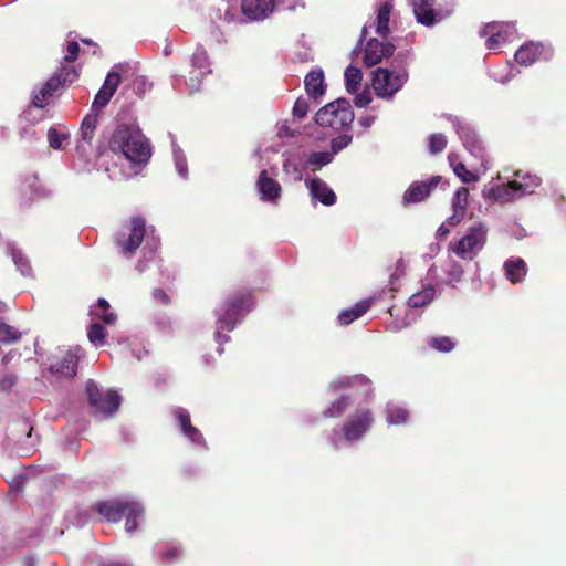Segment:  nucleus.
Returning a JSON list of instances; mask_svg holds the SVG:
<instances>
[{
    "label": "nucleus",
    "mask_w": 566,
    "mask_h": 566,
    "mask_svg": "<svg viewBox=\"0 0 566 566\" xmlns=\"http://www.w3.org/2000/svg\"><path fill=\"white\" fill-rule=\"evenodd\" d=\"M447 146V137L443 134H432L429 139V148L432 154L441 153Z\"/></svg>",
    "instance_id": "8fccbe9b"
},
{
    "label": "nucleus",
    "mask_w": 566,
    "mask_h": 566,
    "mask_svg": "<svg viewBox=\"0 0 566 566\" xmlns=\"http://www.w3.org/2000/svg\"><path fill=\"white\" fill-rule=\"evenodd\" d=\"M119 83H120L119 74L115 71H111L107 74L103 86L96 94V96L93 101V104H92V108L98 109V108L105 107L108 104L112 96L114 95V93L116 92Z\"/></svg>",
    "instance_id": "2eb2a0df"
},
{
    "label": "nucleus",
    "mask_w": 566,
    "mask_h": 566,
    "mask_svg": "<svg viewBox=\"0 0 566 566\" xmlns=\"http://www.w3.org/2000/svg\"><path fill=\"white\" fill-rule=\"evenodd\" d=\"M392 6L388 2H381L377 8V17L375 21L376 33L381 38H387L390 33L389 21Z\"/></svg>",
    "instance_id": "393cba45"
},
{
    "label": "nucleus",
    "mask_w": 566,
    "mask_h": 566,
    "mask_svg": "<svg viewBox=\"0 0 566 566\" xmlns=\"http://www.w3.org/2000/svg\"><path fill=\"white\" fill-rule=\"evenodd\" d=\"M311 196L325 206H332L336 202V195L328 185L319 178H313L306 181Z\"/></svg>",
    "instance_id": "f3484780"
},
{
    "label": "nucleus",
    "mask_w": 566,
    "mask_h": 566,
    "mask_svg": "<svg viewBox=\"0 0 566 566\" xmlns=\"http://www.w3.org/2000/svg\"><path fill=\"white\" fill-rule=\"evenodd\" d=\"M429 345L441 353H449L455 347V343L448 336L432 337Z\"/></svg>",
    "instance_id": "a19ab883"
},
{
    "label": "nucleus",
    "mask_w": 566,
    "mask_h": 566,
    "mask_svg": "<svg viewBox=\"0 0 566 566\" xmlns=\"http://www.w3.org/2000/svg\"><path fill=\"white\" fill-rule=\"evenodd\" d=\"M214 18L231 22L234 20V13H232V7L227 0H214Z\"/></svg>",
    "instance_id": "e433bc0d"
},
{
    "label": "nucleus",
    "mask_w": 566,
    "mask_h": 566,
    "mask_svg": "<svg viewBox=\"0 0 566 566\" xmlns=\"http://www.w3.org/2000/svg\"><path fill=\"white\" fill-rule=\"evenodd\" d=\"M97 126V115L90 114L86 115L82 122L80 128V137L81 142L77 144V151L85 154L87 151V146L92 145V140L94 137V132Z\"/></svg>",
    "instance_id": "4be33fe9"
},
{
    "label": "nucleus",
    "mask_w": 566,
    "mask_h": 566,
    "mask_svg": "<svg viewBox=\"0 0 566 566\" xmlns=\"http://www.w3.org/2000/svg\"><path fill=\"white\" fill-rule=\"evenodd\" d=\"M387 421L390 424H401L408 420V410L401 406L389 402L386 408Z\"/></svg>",
    "instance_id": "2f4dec72"
},
{
    "label": "nucleus",
    "mask_w": 566,
    "mask_h": 566,
    "mask_svg": "<svg viewBox=\"0 0 566 566\" xmlns=\"http://www.w3.org/2000/svg\"><path fill=\"white\" fill-rule=\"evenodd\" d=\"M395 45L390 42H380L377 39H369L364 49L363 61L368 67L374 66L382 61L384 57H389L395 52Z\"/></svg>",
    "instance_id": "f8f14e48"
},
{
    "label": "nucleus",
    "mask_w": 566,
    "mask_h": 566,
    "mask_svg": "<svg viewBox=\"0 0 566 566\" xmlns=\"http://www.w3.org/2000/svg\"><path fill=\"white\" fill-rule=\"evenodd\" d=\"M354 120V112L346 98H337L322 107L315 115L316 124L340 130Z\"/></svg>",
    "instance_id": "0eeeda50"
},
{
    "label": "nucleus",
    "mask_w": 566,
    "mask_h": 566,
    "mask_svg": "<svg viewBox=\"0 0 566 566\" xmlns=\"http://www.w3.org/2000/svg\"><path fill=\"white\" fill-rule=\"evenodd\" d=\"M283 170L286 175H290L294 180L302 178L300 163L295 158H287L283 164Z\"/></svg>",
    "instance_id": "de8ad7c7"
},
{
    "label": "nucleus",
    "mask_w": 566,
    "mask_h": 566,
    "mask_svg": "<svg viewBox=\"0 0 566 566\" xmlns=\"http://www.w3.org/2000/svg\"><path fill=\"white\" fill-rule=\"evenodd\" d=\"M457 132L463 143L465 149L475 158L480 159L482 166L485 161V148L483 142L479 138L478 134L468 124L457 123Z\"/></svg>",
    "instance_id": "ddd939ff"
},
{
    "label": "nucleus",
    "mask_w": 566,
    "mask_h": 566,
    "mask_svg": "<svg viewBox=\"0 0 566 566\" xmlns=\"http://www.w3.org/2000/svg\"><path fill=\"white\" fill-rule=\"evenodd\" d=\"M469 191L467 188H459L452 199L453 209L465 211L467 202H468Z\"/></svg>",
    "instance_id": "09e8293b"
},
{
    "label": "nucleus",
    "mask_w": 566,
    "mask_h": 566,
    "mask_svg": "<svg viewBox=\"0 0 566 566\" xmlns=\"http://www.w3.org/2000/svg\"><path fill=\"white\" fill-rule=\"evenodd\" d=\"M352 136L344 134L340 136H337L336 138L332 139L331 147H332V154L335 155L338 151L346 148L352 143Z\"/></svg>",
    "instance_id": "864d4df0"
},
{
    "label": "nucleus",
    "mask_w": 566,
    "mask_h": 566,
    "mask_svg": "<svg viewBox=\"0 0 566 566\" xmlns=\"http://www.w3.org/2000/svg\"><path fill=\"white\" fill-rule=\"evenodd\" d=\"M348 405V398L342 396L339 399L335 400L328 409L324 411V416L332 418L339 417L347 409Z\"/></svg>",
    "instance_id": "79ce46f5"
},
{
    "label": "nucleus",
    "mask_w": 566,
    "mask_h": 566,
    "mask_svg": "<svg viewBox=\"0 0 566 566\" xmlns=\"http://www.w3.org/2000/svg\"><path fill=\"white\" fill-rule=\"evenodd\" d=\"M488 238V228L482 222H474L465 233L450 243V249L463 260L474 259L484 248Z\"/></svg>",
    "instance_id": "423d86ee"
},
{
    "label": "nucleus",
    "mask_w": 566,
    "mask_h": 566,
    "mask_svg": "<svg viewBox=\"0 0 566 566\" xmlns=\"http://www.w3.org/2000/svg\"><path fill=\"white\" fill-rule=\"evenodd\" d=\"M191 65L192 71L189 77L188 85L191 92H197L200 90L201 78L211 73L210 63L208 61V55L206 50L202 46H197L192 56H191Z\"/></svg>",
    "instance_id": "9b49d317"
},
{
    "label": "nucleus",
    "mask_w": 566,
    "mask_h": 566,
    "mask_svg": "<svg viewBox=\"0 0 566 566\" xmlns=\"http://www.w3.org/2000/svg\"><path fill=\"white\" fill-rule=\"evenodd\" d=\"M453 6L449 2L427 0V28L443 21L451 15Z\"/></svg>",
    "instance_id": "aec40b11"
},
{
    "label": "nucleus",
    "mask_w": 566,
    "mask_h": 566,
    "mask_svg": "<svg viewBox=\"0 0 566 566\" xmlns=\"http://www.w3.org/2000/svg\"><path fill=\"white\" fill-rule=\"evenodd\" d=\"M88 402L98 420L112 417L120 406L122 397L114 390L98 388L94 380L86 384Z\"/></svg>",
    "instance_id": "6e6552de"
},
{
    "label": "nucleus",
    "mask_w": 566,
    "mask_h": 566,
    "mask_svg": "<svg viewBox=\"0 0 566 566\" xmlns=\"http://www.w3.org/2000/svg\"><path fill=\"white\" fill-rule=\"evenodd\" d=\"M109 304L105 298H98L97 304L91 308V314L101 318L105 324H114L117 316L113 312H108Z\"/></svg>",
    "instance_id": "7c9ffc66"
},
{
    "label": "nucleus",
    "mask_w": 566,
    "mask_h": 566,
    "mask_svg": "<svg viewBox=\"0 0 566 566\" xmlns=\"http://www.w3.org/2000/svg\"><path fill=\"white\" fill-rule=\"evenodd\" d=\"M452 169L454 175L459 177L463 184H470L478 180V175L468 170L463 163H458Z\"/></svg>",
    "instance_id": "c03bdc74"
},
{
    "label": "nucleus",
    "mask_w": 566,
    "mask_h": 566,
    "mask_svg": "<svg viewBox=\"0 0 566 566\" xmlns=\"http://www.w3.org/2000/svg\"><path fill=\"white\" fill-rule=\"evenodd\" d=\"M67 54L64 56V60L67 62H73L77 59L80 45L77 42L72 41L67 44L66 48Z\"/></svg>",
    "instance_id": "bf43d9fd"
},
{
    "label": "nucleus",
    "mask_w": 566,
    "mask_h": 566,
    "mask_svg": "<svg viewBox=\"0 0 566 566\" xmlns=\"http://www.w3.org/2000/svg\"><path fill=\"white\" fill-rule=\"evenodd\" d=\"M513 70L511 69L507 73L505 74H500L497 72H490L489 75L490 77H492L494 81L501 83V84H506L509 83L512 77L514 76Z\"/></svg>",
    "instance_id": "680f3d73"
},
{
    "label": "nucleus",
    "mask_w": 566,
    "mask_h": 566,
    "mask_svg": "<svg viewBox=\"0 0 566 566\" xmlns=\"http://www.w3.org/2000/svg\"><path fill=\"white\" fill-rule=\"evenodd\" d=\"M334 155L329 151H316L312 153L307 158V164L315 169L332 163Z\"/></svg>",
    "instance_id": "58836bf2"
},
{
    "label": "nucleus",
    "mask_w": 566,
    "mask_h": 566,
    "mask_svg": "<svg viewBox=\"0 0 566 566\" xmlns=\"http://www.w3.org/2000/svg\"><path fill=\"white\" fill-rule=\"evenodd\" d=\"M106 332L99 323H92L87 331L90 342L96 347L104 345Z\"/></svg>",
    "instance_id": "4c0bfd02"
},
{
    "label": "nucleus",
    "mask_w": 566,
    "mask_h": 566,
    "mask_svg": "<svg viewBox=\"0 0 566 566\" xmlns=\"http://www.w3.org/2000/svg\"><path fill=\"white\" fill-rule=\"evenodd\" d=\"M95 510L108 522L117 523L126 516V532L133 533L137 528V518L144 514L140 503L134 501L108 500L95 504Z\"/></svg>",
    "instance_id": "20e7f679"
},
{
    "label": "nucleus",
    "mask_w": 566,
    "mask_h": 566,
    "mask_svg": "<svg viewBox=\"0 0 566 566\" xmlns=\"http://www.w3.org/2000/svg\"><path fill=\"white\" fill-rule=\"evenodd\" d=\"M174 415L179 423L181 432H184L185 430H187L188 428H190L192 426L191 420H190V415L186 409L176 408L174 410Z\"/></svg>",
    "instance_id": "3c124183"
},
{
    "label": "nucleus",
    "mask_w": 566,
    "mask_h": 566,
    "mask_svg": "<svg viewBox=\"0 0 566 566\" xmlns=\"http://www.w3.org/2000/svg\"><path fill=\"white\" fill-rule=\"evenodd\" d=\"M182 555V551L176 546H166L163 552H159V557L164 564L172 563L179 559Z\"/></svg>",
    "instance_id": "a18cd8bd"
},
{
    "label": "nucleus",
    "mask_w": 566,
    "mask_h": 566,
    "mask_svg": "<svg viewBox=\"0 0 566 566\" xmlns=\"http://www.w3.org/2000/svg\"><path fill=\"white\" fill-rule=\"evenodd\" d=\"M515 176L518 178L521 177L520 181L516 180L515 187L520 198L525 195L533 193L535 189L541 185V178L535 175L525 174L522 176L521 171H516Z\"/></svg>",
    "instance_id": "c85d7f7f"
},
{
    "label": "nucleus",
    "mask_w": 566,
    "mask_h": 566,
    "mask_svg": "<svg viewBox=\"0 0 566 566\" xmlns=\"http://www.w3.org/2000/svg\"><path fill=\"white\" fill-rule=\"evenodd\" d=\"M406 80L407 75L402 72L394 73L388 69L378 67L373 73V88L377 97L391 101Z\"/></svg>",
    "instance_id": "1a4fd4ad"
},
{
    "label": "nucleus",
    "mask_w": 566,
    "mask_h": 566,
    "mask_svg": "<svg viewBox=\"0 0 566 566\" xmlns=\"http://www.w3.org/2000/svg\"><path fill=\"white\" fill-rule=\"evenodd\" d=\"M256 187L261 195V199L264 201L275 202L281 196L280 184L269 177L266 170L260 172Z\"/></svg>",
    "instance_id": "a211bd4d"
},
{
    "label": "nucleus",
    "mask_w": 566,
    "mask_h": 566,
    "mask_svg": "<svg viewBox=\"0 0 566 566\" xmlns=\"http://www.w3.org/2000/svg\"><path fill=\"white\" fill-rule=\"evenodd\" d=\"M55 75L56 77H61V84L72 83L77 78V72L75 67L71 65L63 66Z\"/></svg>",
    "instance_id": "5fc2aeb1"
},
{
    "label": "nucleus",
    "mask_w": 566,
    "mask_h": 566,
    "mask_svg": "<svg viewBox=\"0 0 566 566\" xmlns=\"http://www.w3.org/2000/svg\"><path fill=\"white\" fill-rule=\"evenodd\" d=\"M344 77L347 92L350 94L356 93L363 78L361 71L355 66L349 65L345 70Z\"/></svg>",
    "instance_id": "473e14b6"
},
{
    "label": "nucleus",
    "mask_w": 566,
    "mask_h": 566,
    "mask_svg": "<svg viewBox=\"0 0 566 566\" xmlns=\"http://www.w3.org/2000/svg\"><path fill=\"white\" fill-rule=\"evenodd\" d=\"M423 306L424 294L422 292L412 294L408 301V310L406 312V324H411V322H415L421 315V312L418 311Z\"/></svg>",
    "instance_id": "c756f323"
},
{
    "label": "nucleus",
    "mask_w": 566,
    "mask_h": 566,
    "mask_svg": "<svg viewBox=\"0 0 566 566\" xmlns=\"http://www.w3.org/2000/svg\"><path fill=\"white\" fill-rule=\"evenodd\" d=\"M371 102V94L368 90L363 91L361 93L357 94L354 103L357 107H365Z\"/></svg>",
    "instance_id": "052dcab7"
},
{
    "label": "nucleus",
    "mask_w": 566,
    "mask_h": 566,
    "mask_svg": "<svg viewBox=\"0 0 566 566\" xmlns=\"http://www.w3.org/2000/svg\"><path fill=\"white\" fill-rule=\"evenodd\" d=\"M182 434L189 439L193 444L202 446L205 449H207L206 440L201 432L193 426L188 428L182 432Z\"/></svg>",
    "instance_id": "603ef678"
},
{
    "label": "nucleus",
    "mask_w": 566,
    "mask_h": 566,
    "mask_svg": "<svg viewBox=\"0 0 566 566\" xmlns=\"http://www.w3.org/2000/svg\"><path fill=\"white\" fill-rule=\"evenodd\" d=\"M504 270H505L506 277L512 283H518L526 275L527 268H526V263L522 259L517 258V259L507 260L504 263Z\"/></svg>",
    "instance_id": "cd10ccee"
},
{
    "label": "nucleus",
    "mask_w": 566,
    "mask_h": 566,
    "mask_svg": "<svg viewBox=\"0 0 566 566\" xmlns=\"http://www.w3.org/2000/svg\"><path fill=\"white\" fill-rule=\"evenodd\" d=\"M61 85V77H56V75H54L45 82L44 91L53 94Z\"/></svg>",
    "instance_id": "0e129e2a"
},
{
    "label": "nucleus",
    "mask_w": 566,
    "mask_h": 566,
    "mask_svg": "<svg viewBox=\"0 0 566 566\" xmlns=\"http://www.w3.org/2000/svg\"><path fill=\"white\" fill-rule=\"evenodd\" d=\"M308 107V98L298 97L293 107V115L302 119L307 115Z\"/></svg>",
    "instance_id": "6e6d98bb"
},
{
    "label": "nucleus",
    "mask_w": 566,
    "mask_h": 566,
    "mask_svg": "<svg viewBox=\"0 0 566 566\" xmlns=\"http://www.w3.org/2000/svg\"><path fill=\"white\" fill-rule=\"evenodd\" d=\"M10 253L15 266L21 272V274L29 275L31 272V265L22 252L15 248H10Z\"/></svg>",
    "instance_id": "ea45409f"
},
{
    "label": "nucleus",
    "mask_w": 566,
    "mask_h": 566,
    "mask_svg": "<svg viewBox=\"0 0 566 566\" xmlns=\"http://www.w3.org/2000/svg\"><path fill=\"white\" fill-rule=\"evenodd\" d=\"M424 198V185L421 182H413L403 195V203H416L422 201Z\"/></svg>",
    "instance_id": "c9c22d12"
},
{
    "label": "nucleus",
    "mask_w": 566,
    "mask_h": 566,
    "mask_svg": "<svg viewBox=\"0 0 566 566\" xmlns=\"http://www.w3.org/2000/svg\"><path fill=\"white\" fill-rule=\"evenodd\" d=\"M42 115L39 116L33 115V109L28 107L20 117L21 123H25L20 127L19 135L22 140L27 143L33 144L39 142L41 136L34 128V122L40 120Z\"/></svg>",
    "instance_id": "6ab92c4d"
},
{
    "label": "nucleus",
    "mask_w": 566,
    "mask_h": 566,
    "mask_svg": "<svg viewBox=\"0 0 566 566\" xmlns=\"http://www.w3.org/2000/svg\"><path fill=\"white\" fill-rule=\"evenodd\" d=\"M170 137H171V147H172L176 170L179 174V176H181L182 178H186L188 175V166H187L186 156H185L184 151L181 150V148L176 144L174 136L170 135Z\"/></svg>",
    "instance_id": "72a5a7b5"
},
{
    "label": "nucleus",
    "mask_w": 566,
    "mask_h": 566,
    "mask_svg": "<svg viewBox=\"0 0 566 566\" xmlns=\"http://www.w3.org/2000/svg\"><path fill=\"white\" fill-rule=\"evenodd\" d=\"M109 148L135 164H145L150 157V145L137 127H117L109 139Z\"/></svg>",
    "instance_id": "f257e3e1"
},
{
    "label": "nucleus",
    "mask_w": 566,
    "mask_h": 566,
    "mask_svg": "<svg viewBox=\"0 0 566 566\" xmlns=\"http://www.w3.org/2000/svg\"><path fill=\"white\" fill-rule=\"evenodd\" d=\"M349 387L361 388V395L366 397H369L373 391L371 381L364 375L340 376L329 384V388L332 390Z\"/></svg>",
    "instance_id": "dca6fc26"
},
{
    "label": "nucleus",
    "mask_w": 566,
    "mask_h": 566,
    "mask_svg": "<svg viewBox=\"0 0 566 566\" xmlns=\"http://www.w3.org/2000/svg\"><path fill=\"white\" fill-rule=\"evenodd\" d=\"M481 36H488L486 48L495 50L500 45L512 42L516 38V29L512 22H491L480 31Z\"/></svg>",
    "instance_id": "9d476101"
},
{
    "label": "nucleus",
    "mask_w": 566,
    "mask_h": 566,
    "mask_svg": "<svg viewBox=\"0 0 566 566\" xmlns=\"http://www.w3.org/2000/svg\"><path fill=\"white\" fill-rule=\"evenodd\" d=\"M52 95L53 94H51V92L44 91V85H43L38 92H33L32 106H30V107L33 109V112L40 113V111L45 105V99Z\"/></svg>",
    "instance_id": "49530a36"
},
{
    "label": "nucleus",
    "mask_w": 566,
    "mask_h": 566,
    "mask_svg": "<svg viewBox=\"0 0 566 566\" xmlns=\"http://www.w3.org/2000/svg\"><path fill=\"white\" fill-rule=\"evenodd\" d=\"M80 348L67 350L64 356L52 361L49 366V371L59 378H73L77 371Z\"/></svg>",
    "instance_id": "4468645a"
},
{
    "label": "nucleus",
    "mask_w": 566,
    "mask_h": 566,
    "mask_svg": "<svg viewBox=\"0 0 566 566\" xmlns=\"http://www.w3.org/2000/svg\"><path fill=\"white\" fill-rule=\"evenodd\" d=\"M417 21L424 24V0H408Z\"/></svg>",
    "instance_id": "4d7b16f0"
},
{
    "label": "nucleus",
    "mask_w": 566,
    "mask_h": 566,
    "mask_svg": "<svg viewBox=\"0 0 566 566\" xmlns=\"http://www.w3.org/2000/svg\"><path fill=\"white\" fill-rule=\"evenodd\" d=\"M145 239L144 250H148L151 258L158 250L160 242L158 238L153 234H147L146 222L140 217H134L128 223L124 224L115 234V243L119 252L128 258H132L136 250L140 247Z\"/></svg>",
    "instance_id": "f03ea898"
},
{
    "label": "nucleus",
    "mask_w": 566,
    "mask_h": 566,
    "mask_svg": "<svg viewBox=\"0 0 566 566\" xmlns=\"http://www.w3.org/2000/svg\"><path fill=\"white\" fill-rule=\"evenodd\" d=\"M373 300H363L356 303L353 307L344 310L338 315V322L340 325H349L355 319L363 316L371 306Z\"/></svg>",
    "instance_id": "a878e982"
},
{
    "label": "nucleus",
    "mask_w": 566,
    "mask_h": 566,
    "mask_svg": "<svg viewBox=\"0 0 566 566\" xmlns=\"http://www.w3.org/2000/svg\"><path fill=\"white\" fill-rule=\"evenodd\" d=\"M153 297L155 300H158V301L165 303V304L168 303V301H169L167 293L161 289H155L153 291Z\"/></svg>",
    "instance_id": "338daca9"
},
{
    "label": "nucleus",
    "mask_w": 566,
    "mask_h": 566,
    "mask_svg": "<svg viewBox=\"0 0 566 566\" xmlns=\"http://www.w3.org/2000/svg\"><path fill=\"white\" fill-rule=\"evenodd\" d=\"M542 53V46L536 43H528L522 45L515 53V61L524 66L532 65L536 60H538L539 54Z\"/></svg>",
    "instance_id": "bb28decb"
},
{
    "label": "nucleus",
    "mask_w": 566,
    "mask_h": 566,
    "mask_svg": "<svg viewBox=\"0 0 566 566\" xmlns=\"http://www.w3.org/2000/svg\"><path fill=\"white\" fill-rule=\"evenodd\" d=\"M465 211L453 209V214L446 221V223L452 228L458 226L464 217Z\"/></svg>",
    "instance_id": "69168bd1"
},
{
    "label": "nucleus",
    "mask_w": 566,
    "mask_h": 566,
    "mask_svg": "<svg viewBox=\"0 0 566 566\" xmlns=\"http://www.w3.org/2000/svg\"><path fill=\"white\" fill-rule=\"evenodd\" d=\"M373 421V416L368 409H357L355 413L347 418L343 426V439L339 437L338 431L334 430L333 434L329 437L331 443L335 449H340L343 440L352 443L361 439L370 429Z\"/></svg>",
    "instance_id": "39448f33"
},
{
    "label": "nucleus",
    "mask_w": 566,
    "mask_h": 566,
    "mask_svg": "<svg viewBox=\"0 0 566 566\" xmlns=\"http://www.w3.org/2000/svg\"><path fill=\"white\" fill-rule=\"evenodd\" d=\"M21 334L17 332L12 326L8 325L0 319V342L9 343L15 342L20 338Z\"/></svg>",
    "instance_id": "37998d69"
},
{
    "label": "nucleus",
    "mask_w": 566,
    "mask_h": 566,
    "mask_svg": "<svg viewBox=\"0 0 566 566\" xmlns=\"http://www.w3.org/2000/svg\"><path fill=\"white\" fill-rule=\"evenodd\" d=\"M516 180L509 181L503 185L493 186L488 190L486 197L490 200L497 202H510L518 199L517 191L515 189Z\"/></svg>",
    "instance_id": "5701e85b"
},
{
    "label": "nucleus",
    "mask_w": 566,
    "mask_h": 566,
    "mask_svg": "<svg viewBox=\"0 0 566 566\" xmlns=\"http://www.w3.org/2000/svg\"><path fill=\"white\" fill-rule=\"evenodd\" d=\"M273 9V0H243L242 12L250 19L259 20L266 17Z\"/></svg>",
    "instance_id": "412c9836"
},
{
    "label": "nucleus",
    "mask_w": 566,
    "mask_h": 566,
    "mask_svg": "<svg viewBox=\"0 0 566 566\" xmlns=\"http://www.w3.org/2000/svg\"><path fill=\"white\" fill-rule=\"evenodd\" d=\"M405 273V262L402 259H399L396 263L395 271L390 274V284L394 285L395 280H398Z\"/></svg>",
    "instance_id": "e2e57ef3"
},
{
    "label": "nucleus",
    "mask_w": 566,
    "mask_h": 566,
    "mask_svg": "<svg viewBox=\"0 0 566 566\" xmlns=\"http://www.w3.org/2000/svg\"><path fill=\"white\" fill-rule=\"evenodd\" d=\"M48 142L51 148L59 150L63 148V142L70 138V133L50 127L48 130Z\"/></svg>",
    "instance_id": "f704fd0d"
},
{
    "label": "nucleus",
    "mask_w": 566,
    "mask_h": 566,
    "mask_svg": "<svg viewBox=\"0 0 566 566\" xmlns=\"http://www.w3.org/2000/svg\"><path fill=\"white\" fill-rule=\"evenodd\" d=\"M450 229H451V228H450L446 222H444V223H442V224L439 227V229L437 230V238H438V239H440V240H441V239H444V238L449 234Z\"/></svg>",
    "instance_id": "774afa93"
},
{
    "label": "nucleus",
    "mask_w": 566,
    "mask_h": 566,
    "mask_svg": "<svg viewBox=\"0 0 566 566\" xmlns=\"http://www.w3.org/2000/svg\"><path fill=\"white\" fill-rule=\"evenodd\" d=\"M251 311V295L242 292L231 296L222 306L216 308L217 332L216 340L219 343L218 353L222 354V344L229 340V336H222L221 331L231 332L240 319Z\"/></svg>",
    "instance_id": "7ed1b4c3"
},
{
    "label": "nucleus",
    "mask_w": 566,
    "mask_h": 566,
    "mask_svg": "<svg viewBox=\"0 0 566 566\" xmlns=\"http://www.w3.org/2000/svg\"><path fill=\"white\" fill-rule=\"evenodd\" d=\"M17 384V376L13 374L4 375L0 380V390L9 392Z\"/></svg>",
    "instance_id": "13d9d810"
},
{
    "label": "nucleus",
    "mask_w": 566,
    "mask_h": 566,
    "mask_svg": "<svg viewBox=\"0 0 566 566\" xmlns=\"http://www.w3.org/2000/svg\"><path fill=\"white\" fill-rule=\"evenodd\" d=\"M308 96L317 98L325 93L324 72L321 69L312 70L304 80Z\"/></svg>",
    "instance_id": "b1692460"
}]
</instances>
